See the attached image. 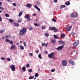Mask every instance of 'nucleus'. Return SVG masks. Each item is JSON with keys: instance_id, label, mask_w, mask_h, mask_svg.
<instances>
[{"instance_id": "f257e3e1", "label": "nucleus", "mask_w": 80, "mask_h": 80, "mask_svg": "<svg viewBox=\"0 0 80 80\" xmlns=\"http://www.w3.org/2000/svg\"><path fill=\"white\" fill-rule=\"evenodd\" d=\"M78 13H77V12H73L71 15V17L72 18H77V17H78Z\"/></svg>"}, {"instance_id": "f03ea898", "label": "nucleus", "mask_w": 80, "mask_h": 80, "mask_svg": "<svg viewBox=\"0 0 80 80\" xmlns=\"http://www.w3.org/2000/svg\"><path fill=\"white\" fill-rule=\"evenodd\" d=\"M30 15L29 14H26L24 16V18H27L28 21H30V20H32V19L30 18Z\"/></svg>"}, {"instance_id": "7ed1b4c3", "label": "nucleus", "mask_w": 80, "mask_h": 80, "mask_svg": "<svg viewBox=\"0 0 80 80\" xmlns=\"http://www.w3.org/2000/svg\"><path fill=\"white\" fill-rule=\"evenodd\" d=\"M10 68L13 72H14L15 70V66L14 65H11L10 66Z\"/></svg>"}, {"instance_id": "20e7f679", "label": "nucleus", "mask_w": 80, "mask_h": 80, "mask_svg": "<svg viewBox=\"0 0 80 80\" xmlns=\"http://www.w3.org/2000/svg\"><path fill=\"white\" fill-rule=\"evenodd\" d=\"M20 32L22 33H26L27 32V28H23L22 30H20Z\"/></svg>"}, {"instance_id": "39448f33", "label": "nucleus", "mask_w": 80, "mask_h": 80, "mask_svg": "<svg viewBox=\"0 0 80 80\" xmlns=\"http://www.w3.org/2000/svg\"><path fill=\"white\" fill-rule=\"evenodd\" d=\"M67 64V62L65 60H63L62 62V65L63 66H66Z\"/></svg>"}, {"instance_id": "423d86ee", "label": "nucleus", "mask_w": 80, "mask_h": 80, "mask_svg": "<svg viewBox=\"0 0 80 80\" xmlns=\"http://www.w3.org/2000/svg\"><path fill=\"white\" fill-rule=\"evenodd\" d=\"M63 46H61L58 47V48H56V49L58 50H62V48H63Z\"/></svg>"}, {"instance_id": "0eeeda50", "label": "nucleus", "mask_w": 80, "mask_h": 80, "mask_svg": "<svg viewBox=\"0 0 80 80\" xmlns=\"http://www.w3.org/2000/svg\"><path fill=\"white\" fill-rule=\"evenodd\" d=\"M55 55V53L54 52H52L50 54L48 55V57L49 58H52V57H53V56Z\"/></svg>"}, {"instance_id": "6e6552de", "label": "nucleus", "mask_w": 80, "mask_h": 80, "mask_svg": "<svg viewBox=\"0 0 80 80\" xmlns=\"http://www.w3.org/2000/svg\"><path fill=\"white\" fill-rule=\"evenodd\" d=\"M71 29H72V26H71L68 27H66V30L68 31H70V30H71Z\"/></svg>"}, {"instance_id": "1a4fd4ad", "label": "nucleus", "mask_w": 80, "mask_h": 80, "mask_svg": "<svg viewBox=\"0 0 80 80\" xmlns=\"http://www.w3.org/2000/svg\"><path fill=\"white\" fill-rule=\"evenodd\" d=\"M69 62L72 65H75V62H74L73 61L72 59H70L69 60Z\"/></svg>"}, {"instance_id": "9d476101", "label": "nucleus", "mask_w": 80, "mask_h": 80, "mask_svg": "<svg viewBox=\"0 0 80 80\" xmlns=\"http://www.w3.org/2000/svg\"><path fill=\"white\" fill-rule=\"evenodd\" d=\"M15 48V46L14 45H12L10 48V50H13Z\"/></svg>"}, {"instance_id": "9b49d317", "label": "nucleus", "mask_w": 80, "mask_h": 80, "mask_svg": "<svg viewBox=\"0 0 80 80\" xmlns=\"http://www.w3.org/2000/svg\"><path fill=\"white\" fill-rule=\"evenodd\" d=\"M78 45V42H75L73 43V45L74 47H76V46H77Z\"/></svg>"}, {"instance_id": "f8f14e48", "label": "nucleus", "mask_w": 80, "mask_h": 80, "mask_svg": "<svg viewBox=\"0 0 80 80\" xmlns=\"http://www.w3.org/2000/svg\"><path fill=\"white\" fill-rule=\"evenodd\" d=\"M13 25L14 27H18L19 26V24L18 23H14Z\"/></svg>"}, {"instance_id": "ddd939ff", "label": "nucleus", "mask_w": 80, "mask_h": 80, "mask_svg": "<svg viewBox=\"0 0 80 80\" xmlns=\"http://www.w3.org/2000/svg\"><path fill=\"white\" fill-rule=\"evenodd\" d=\"M42 47H45V46H46V48L47 47V46L48 45V43H47L46 44H45V43H42Z\"/></svg>"}, {"instance_id": "4468645a", "label": "nucleus", "mask_w": 80, "mask_h": 80, "mask_svg": "<svg viewBox=\"0 0 80 80\" xmlns=\"http://www.w3.org/2000/svg\"><path fill=\"white\" fill-rule=\"evenodd\" d=\"M26 7L28 8H31L32 7V5L28 3L26 5Z\"/></svg>"}, {"instance_id": "2eb2a0df", "label": "nucleus", "mask_w": 80, "mask_h": 80, "mask_svg": "<svg viewBox=\"0 0 80 80\" xmlns=\"http://www.w3.org/2000/svg\"><path fill=\"white\" fill-rule=\"evenodd\" d=\"M58 43H61L62 44H65V42H64L63 41L60 40L58 42Z\"/></svg>"}, {"instance_id": "dca6fc26", "label": "nucleus", "mask_w": 80, "mask_h": 80, "mask_svg": "<svg viewBox=\"0 0 80 80\" xmlns=\"http://www.w3.org/2000/svg\"><path fill=\"white\" fill-rule=\"evenodd\" d=\"M11 37V36H10V35H7L6 36H5V38H10V37Z\"/></svg>"}, {"instance_id": "f3484780", "label": "nucleus", "mask_w": 80, "mask_h": 80, "mask_svg": "<svg viewBox=\"0 0 80 80\" xmlns=\"http://www.w3.org/2000/svg\"><path fill=\"white\" fill-rule=\"evenodd\" d=\"M19 47L21 50H24V48L23 46H22V45H20L19 46Z\"/></svg>"}, {"instance_id": "a211bd4d", "label": "nucleus", "mask_w": 80, "mask_h": 80, "mask_svg": "<svg viewBox=\"0 0 80 80\" xmlns=\"http://www.w3.org/2000/svg\"><path fill=\"white\" fill-rule=\"evenodd\" d=\"M58 28H54V32H58Z\"/></svg>"}, {"instance_id": "6ab92c4d", "label": "nucleus", "mask_w": 80, "mask_h": 80, "mask_svg": "<svg viewBox=\"0 0 80 80\" xmlns=\"http://www.w3.org/2000/svg\"><path fill=\"white\" fill-rule=\"evenodd\" d=\"M65 4L66 5H67V6H68V5H70V3L68 1L65 3Z\"/></svg>"}, {"instance_id": "aec40b11", "label": "nucleus", "mask_w": 80, "mask_h": 80, "mask_svg": "<svg viewBox=\"0 0 80 80\" xmlns=\"http://www.w3.org/2000/svg\"><path fill=\"white\" fill-rule=\"evenodd\" d=\"M22 70L23 71H24V72H25V71H26V68L24 66L22 68Z\"/></svg>"}, {"instance_id": "412c9836", "label": "nucleus", "mask_w": 80, "mask_h": 80, "mask_svg": "<svg viewBox=\"0 0 80 80\" xmlns=\"http://www.w3.org/2000/svg\"><path fill=\"white\" fill-rule=\"evenodd\" d=\"M66 6L65 5H62L60 7V9H62V8H65Z\"/></svg>"}, {"instance_id": "4be33fe9", "label": "nucleus", "mask_w": 80, "mask_h": 80, "mask_svg": "<svg viewBox=\"0 0 80 80\" xmlns=\"http://www.w3.org/2000/svg\"><path fill=\"white\" fill-rule=\"evenodd\" d=\"M65 36V34H63L61 35L60 37L61 38H64Z\"/></svg>"}, {"instance_id": "5701e85b", "label": "nucleus", "mask_w": 80, "mask_h": 80, "mask_svg": "<svg viewBox=\"0 0 80 80\" xmlns=\"http://www.w3.org/2000/svg\"><path fill=\"white\" fill-rule=\"evenodd\" d=\"M54 27H52V28L50 27L49 28V30H54Z\"/></svg>"}, {"instance_id": "b1692460", "label": "nucleus", "mask_w": 80, "mask_h": 80, "mask_svg": "<svg viewBox=\"0 0 80 80\" xmlns=\"http://www.w3.org/2000/svg\"><path fill=\"white\" fill-rule=\"evenodd\" d=\"M54 38H55V39H58V36H57L55 35H54Z\"/></svg>"}, {"instance_id": "393cba45", "label": "nucleus", "mask_w": 80, "mask_h": 80, "mask_svg": "<svg viewBox=\"0 0 80 80\" xmlns=\"http://www.w3.org/2000/svg\"><path fill=\"white\" fill-rule=\"evenodd\" d=\"M9 21L10 22H11V23H13V22H14V21H13V19L10 18L9 19Z\"/></svg>"}, {"instance_id": "a878e982", "label": "nucleus", "mask_w": 80, "mask_h": 80, "mask_svg": "<svg viewBox=\"0 0 80 80\" xmlns=\"http://www.w3.org/2000/svg\"><path fill=\"white\" fill-rule=\"evenodd\" d=\"M45 35L46 37H48L49 36V34L47 32H46V33H45Z\"/></svg>"}, {"instance_id": "bb28decb", "label": "nucleus", "mask_w": 80, "mask_h": 80, "mask_svg": "<svg viewBox=\"0 0 80 80\" xmlns=\"http://www.w3.org/2000/svg\"><path fill=\"white\" fill-rule=\"evenodd\" d=\"M10 41V40L8 39H6L5 40L6 42H7L8 43H9Z\"/></svg>"}, {"instance_id": "cd10ccee", "label": "nucleus", "mask_w": 80, "mask_h": 80, "mask_svg": "<svg viewBox=\"0 0 80 80\" xmlns=\"http://www.w3.org/2000/svg\"><path fill=\"white\" fill-rule=\"evenodd\" d=\"M19 35H21L22 36L23 35H25V34L22 32H19Z\"/></svg>"}, {"instance_id": "c85d7f7f", "label": "nucleus", "mask_w": 80, "mask_h": 80, "mask_svg": "<svg viewBox=\"0 0 80 80\" xmlns=\"http://www.w3.org/2000/svg\"><path fill=\"white\" fill-rule=\"evenodd\" d=\"M34 78V77L33 76H31L29 78V79L30 80L31 79H33Z\"/></svg>"}, {"instance_id": "c756f323", "label": "nucleus", "mask_w": 80, "mask_h": 80, "mask_svg": "<svg viewBox=\"0 0 80 80\" xmlns=\"http://www.w3.org/2000/svg\"><path fill=\"white\" fill-rule=\"evenodd\" d=\"M28 29L29 30H32L33 29V28L32 27H30Z\"/></svg>"}, {"instance_id": "7c9ffc66", "label": "nucleus", "mask_w": 80, "mask_h": 80, "mask_svg": "<svg viewBox=\"0 0 80 80\" xmlns=\"http://www.w3.org/2000/svg\"><path fill=\"white\" fill-rule=\"evenodd\" d=\"M28 71L29 73H32V69H29Z\"/></svg>"}, {"instance_id": "2f4dec72", "label": "nucleus", "mask_w": 80, "mask_h": 80, "mask_svg": "<svg viewBox=\"0 0 80 80\" xmlns=\"http://www.w3.org/2000/svg\"><path fill=\"white\" fill-rule=\"evenodd\" d=\"M34 76L35 77H38V73H36L35 74Z\"/></svg>"}, {"instance_id": "473e14b6", "label": "nucleus", "mask_w": 80, "mask_h": 80, "mask_svg": "<svg viewBox=\"0 0 80 80\" xmlns=\"http://www.w3.org/2000/svg\"><path fill=\"white\" fill-rule=\"evenodd\" d=\"M4 31H5V29H4L3 30H2L0 31V33H3V32H4Z\"/></svg>"}, {"instance_id": "72a5a7b5", "label": "nucleus", "mask_w": 80, "mask_h": 80, "mask_svg": "<svg viewBox=\"0 0 80 80\" xmlns=\"http://www.w3.org/2000/svg\"><path fill=\"white\" fill-rule=\"evenodd\" d=\"M52 20L53 22H56V19L54 18H52Z\"/></svg>"}, {"instance_id": "f704fd0d", "label": "nucleus", "mask_w": 80, "mask_h": 80, "mask_svg": "<svg viewBox=\"0 0 80 80\" xmlns=\"http://www.w3.org/2000/svg\"><path fill=\"white\" fill-rule=\"evenodd\" d=\"M5 16H6V17H10V15L8 14H6L5 15Z\"/></svg>"}, {"instance_id": "c9c22d12", "label": "nucleus", "mask_w": 80, "mask_h": 80, "mask_svg": "<svg viewBox=\"0 0 80 80\" xmlns=\"http://www.w3.org/2000/svg\"><path fill=\"white\" fill-rule=\"evenodd\" d=\"M38 57L39 58H40V59L42 58V56H41V54H39L38 56Z\"/></svg>"}, {"instance_id": "e433bc0d", "label": "nucleus", "mask_w": 80, "mask_h": 80, "mask_svg": "<svg viewBox=\"0 0 80 80\" xmlns=\"http://www.w3.org/2000/svg\"><path fill=\"white\" fill-rule=\"evenodd\" d=\"M0 9L2 10H4V8H3L2 7L0 6Z\"/></svg>"}, {"instance_id": "4c0bfd02", "label": "nucleus", "mask_w": 80, "mask_h": 80, "mask_svg": "<svg viewBox=\"0 0 80 80\" xmlns=\"http://www.w3.org/2000/svg\"><path fill=\"white\" fill-rule=\"evenodd\" d=\"M9 43H10L11 45H12V44H13V42L12 41H11V40H10V41H9Z\"/></svg>"}, {"instance_id": "58836bf2", "label": "nucleus", "mask_w": 80, "mask_h": 80, "mask_svg": "<svg viewBox=\"0 0 80 80\" xmlns=\"http://www.w3.org/2000/svg\"><path fill=\"white\" fill-rule=\"evenodd\" d=\"M33 53H29V56H33Z\"/></svg>"}, {"instance_id": "ea45409f", "label": "nucleus", "mask_w": 80, "mask_h": 80, "mask_svg": "<svg viewBox=\"0 0 80 80\" xmlns=\"http://www.w3.org/2000/svg\"><path fill=\"white\" fill-rule=\"evenodd\" d=\"M22 12H20L19 14H18V16H19V17H21V15H22Z\"/></svg>"}, {"instance_id": "a19ab883", "label": "nucleus", "mask_w": 80, "mask_h": 80, "mask_svg": "<svg viewBox=\"0 0 80 80\" xmlns=\"http://www.w3.org/2000/svg\"><path fill=\"white\" fill-rule=\"evenodd\" d=\"M51 42L52 43H54V42H55V40L53 39L52 40H51Z\"/></svg>"}, {"instance_id": "79ce46f5", "label": "nucleus", "mask_w": 80, "mask_h": 80, "mask_svg": "<svg viewBox=\"0 0 80 80\" xmlns=\"http://www.w3.org/2000/svg\"><path fill=\"white\" fill-rule=\"evenodd\" d=\"M36 3L37 4V5H40V2H36Z\"/></svg>"}, {"instance_id": "37998d69", "label": "nucleus", "mask_w": 80, "mask_h": 80, "mask_svg": "<svg viewBox=\"0 0 80 80\" xmlns=\"http://www.w3.org/2000/svg\"><path fill=\"white\" fill-rule=\"evenodd\" d=\"M23 43H24V46L25 47H27V44L25 42H24Z\"/></svg>"}, {"instance_id": "c03bdc74", "label": "nucleus", "mask_w": 80, "mask_h": 80, "mask_svg": "<svg viewBox=\"0 0 80 80\" xmlns=\"http://www.w3.org/2000/svg\"><path fill=\"white\" fill-rule=\"evenodd\" d=\"M7 60L8 61H11V60L9 58H7Z\"/></svg>"}, {"instance_id": "a18cd8bd", "label": "nucleus", "mask_w": 80, "mask_h": 80, "mask_svg": "<svg viewBox=\"0 0 80 80\" xmlns=\"http://www.w3.org/2000/svg\"><path fill=\"white\" fill-rule=\"evenodd\" d=\"M38 8V6H37L35 5V7H34V8H36V9H37V8Z\"/></svg>"}, {"instance_id": "49530a36", "label": "nucleus", "mask_w": 80, "mask_h": 80, "mask_svg": "<svg viewBox=\"0 0 80 80\" xmlns=\"http://www.w3.org/2000/svg\"><path fill=\"white\" fill-rule=\"evenodd\" d=\"M42 29L43 30H44V29H45V27H43L42 26Z\"/></svg>"}, {"instance_id": "de8ad7c7", "label": "nucleus", "mask_w": 80, "mask_h": 80, "mask_svg": "<svg viewBox=\"0 0 80 80\" xmlns=\"http://www.w3.org/2000/svg\"><path fill=\"white\" fill-rule=\"evenodd\" d=\"M12 5L13 6H16L17 5L16 4V3H13Z\"/></svg>"}, {"instance_id": "09e8293b", "label": "nucleus", "mask_w": 80, "mask_h": 80, "mask_svg": "<svg viewBox=\"0 0 80 80\" xmlns=\"http://www.w3.org/2000/svg\"><path fill=\"white\" fill-rule=\"evenodd\" d=\"M55 69H53L52 70L51 72H55Z\"/></svg>"}, {"instance_id": "8fccbe9b", "label": "nucleus", "mask_w": 80, "mask_h": 80, "mask_svg": "<svg viewBox=\"0 0 80 80\" xmlns=\"http://www.w3.org/2000/svg\"><path fill=\"white\" fill-rule=\"evenodd\" d=\"M1 59L2 60H5V58L3 57L1 58Z\"/></svg>"}, {"instance_id": "3c124183", "label": "nucleus", "mask_w": 80, "mask_h": 80, "mask_svg": "<svg viewBox=\"0 0 80 80\" xmlns=\"http://www.w3.org/2000/svg\"><path fill=\"white\" fill-rule=\"evenodd\" d=\"M26 67L28 68L29 67V64H27L26 66Z\"/></svg>"}, {"instance_id": "603ef678", "label": "nucleus", "mask_w": 80, "mask_h": 80, "mask_svg": "<svg viewBox=\"0 0 80 80\" xmlns=\"http://www.w3.org/2000/svg\"><path fill=\"white\" fill-rule=\"evenodd\" d=\"M53 2L54 3H57V0H54Z\"/></svg>"}, {"instance_id": "864d4df0", "label": "nucleus", "mask_w": 80, "mask_h": 80, "mask_svg": "<svg viewBox=\"0 0 80 80\" xmlns=\"http://www.w3.org/2000/svg\"><path fill=\"white\" fill-rule=\"evenodd\" d=\"M18 22H22V21L21 20H20L18 19Z\"/></svg>"}, {"instance_id": "5fc2aeb1", "label": "nucleus", "mask_w": 80, "mask_h": 80, "mask_svg": "<svg viewBox=\"0 0 80 80\" xmlns=\"http://www.w3.org/2000/svg\"><path fill=\"white\" fill-rule=\"evenodd\" d=\"M8 2H12V1L11 0H6Z\"/></svg>"}, {"instance_id": "6e6d98bb", "label": "nucleus", "mask_w": 80, "mask_h": 80, "mask_svg": "<svg viewBox=\"0 0 80 80\" xmlns=\"http://www.w3.org/2000/svg\"><path fill=\"white\" fill-rule=\"evenodd\" d=\"M37 10H38V11H40V9L38 8L37 9Z\"/></svg>"}, {"instance_id": "4d7b16f0", "label": "nucleus", "mask_w": 80, "mask_h": 80, "mask_svg": "<svg viewBox=\"0 0 80 80\" xmlns=\"http://www.w3.org/2000/svg\"><path fill=\"white\" fill-rule=\"evenodd\" d=\"M32 16H36V14H35V13L32 14Z\"/></svg>"}, {"instance_id": "13d9d810", "label": "nucleus", "mask_w": 80, "mask_h": 80, "mask_svg": "<svg viewBox=\"0 0 80 80\" xmlns=\"http://www.w3.org/2000/svg\"><path fill=\"white\" fill-rule=\"evenodd\" d=\"M34 25H35V26H36L37 27H38V25L37 24V23H35L34 24Z\"/></svg>"}, {"instance_id": "bf43d9fd", "label": "nucleus", "mask_w": 80, "mask_h": 80, "mask_svg": "<svg viewBox=\"0 0 80 80\" xmlns=\"http://www.w3.org/2000/svg\"><path fill=\"white\" fill-rule=\"evenodd\" d=\"M72 35H75V33L73 32H72Z\"/></svg>"}, {"instance_id": "052dcab7", "label": "nucleus", "mask_w": 80, "mask_h": 80, "mask_svg": "<svg viewBox=\"0 0 80 80\" xmlns=\"http://www.w3.org/2000/svg\"><path fill=\"white\" fill-rule=\"evenodd\" d=\"M2 5V2H0V6H1Z\"/></svg>"}, {"instance_id": "680f3d73", "label": "nucleus", "mask_w": 80, "mask_h": 80, "mask_svg": "<svg viewBox=\"0 0 80 80\" xmlns=\"http://www.w3.org/2000/svg\"><path fill=\"white\" fill-rule=\"evenodd\" d=\"M35 52L36 53H38V51H35Z\"/></svg>"}, {"instance_id": "e2e57ef3", "label": "nucleus", "mask_w": 80, "mask_h": 80, "mask_svg": "<svg viewBox=\"0 0 80 80\" xmlns=\"http://www.w3.org/2000/svg\"><path fill=\"white\" fill-rule=\"evenodd\" d=\"M48 53V52L47 51H45V53H46V54H47Z\"/></svg>"}, {"instance_id": "0e129e2a", "label": "nucleus", "mask_w": 80, "mask_h": 80, "mask_svg": "<svg viewBox=\"0 0 80 80\" xmlns=\"http://www.w3.org/2000/svg\"><path fill=\"white\" fill-rule=\"evenodd\" d=\"M2 21V18H1V17L0 16V21Z\"/></svg>"}, {"instance_id": "69168bd1", "label": "nucleus", "mask_w": 80, "mask_h": 80, "mask_svg": "<svg viewBox=\"0 0 80 80\" xmlns=\"http://www.w3.org/2000/svg\"><path fill=\"white\" fill-rule=\"evenodd\" d=\"M52 59H54V60H55V57H52Z\"/></svg>"}, {"instance_id": "338daca9", "label": "nucleus", "mask_w": 80, "mask_h": 80, "mask_svg": "<svg viewBox=\"0 0 80 80\" xmlns=\"http://www.w3.org/2000/svg\"><path fill=\"white\" fill-rule=\"evenodd\" d=\"M2 39H4L5 38V37H4L3 36L2 37Z\"/></svg>"}, {"instance_id": "774afa93", "label": "nucleus", "mask_w": 80, "mask_h": 80, "mask_svg": "<svg viewBox=\"0 0 80 80\" xmlns=\"http://www.w3.org/2000/svg\"><path fill=\"white\" fill-rule=\"evenodd\" d=\"M2 10H0V13H2Z\"/></svg>"}]
</instances>
